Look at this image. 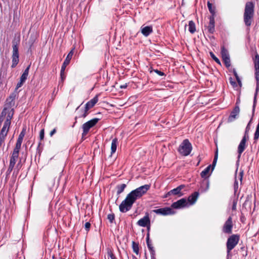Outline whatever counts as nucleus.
<instances>
[{"label": "nucleus", "mask_w": 259, "mask_h": 259, "mask_svg": "<svg viewBox=\"0 0 259 259\" xmlns=\"http://www.w3.org/2000/svg\"><path fill=\"white\" fill-rule=\"evenodd\" d=\"M152 211L156 214L162 215H168L175 214V211L171 208L165 207L156 209H154Z\"/></svg>", "instance_id": "10"}, {"label": "nucleus", "mask_w": 259, "mask_h": 259, "mask_svg": "<svg viewBox=\"0 0 259 259\" xmlns=\"http://www.w3.org/2000/svg\"><path fill=\"white\" fill-rule=\"evenodd\" d=\"M243 175H244L243 170H241L239 174V179L240 181L241 184H242Z\"/></svg>", "instance_id": "44"}, {"label": "nucleus", "mask_w": 259, "mask_h": 259, "mask_svg": "<svg viewBox=\"0 0 259 259\" xmlns=\"http://www.w3.org/2000/svg\"><path fill=\"white\" fill-rule=\"evenodd\" d=\"M98 98L96 96L92 99L90 101L88 102L83 109H81L82 104L77 107L76 111L79 112L78 117V118H85L89 114V110L93 108L95 105L98 102Z\"/></svg>", "instance_id": "4"}, {"label": "nucleus", "mask_w": 259, "mask_h": 259, "mask_svg": "<svg viewBox=\"0 0 259 259\" xmlns=\"http://www.w3.org/2000/svg\"><path fill=\"white\" fill-rule=\"evenodd\" d=\"M12 116H13V113L12 114H11L10 113H9L7 117L6 120H8V119H10V121H11V119L12 118Z\"/></svg>", "instance_id": "54"}, {"label": "nucleus", "mask_w": 259, "mask_h": 259, "mask_svg": "<svg viewBox=\"0 0 259 259\" xmlns=\"http://www.w3.org/2000/svg\"><path fill=\"white\" fill-rule=\"evenodd\" d=\"M107 255L111 259H117L111 250L108 251Z\"/></svg>", "instance_id": "39"}, {"label": "nucleus", "mask_w": 259, "mask_h": 259, "mask_svg": "<svg viewBox=\"0 0 259 259\" xmlns=\"http://www.w3.org/2000/svg\"><path fill=\"white\" fill-rule=\"evenodd\" d=\"M14 168V166L9 165V167H8L7 172H6L7 175H10L11 174V172L12 171Z\"/></svg>", "instance_id": "43"}, {"label": "nucleus", "mask_w": 259, "mask_h": 259, "mask_svg": "<svg viewBox=\"0 0 259 259\" xmlns=\"http://www.w3.org/2000/svg\"><path fill=\"white\" fill-rule=\"evenodd\" d=\"M193 147L188 139H185L180 145L178 149L179 153L183 156H187L190 154Z\"/></svg>", "instance_id": "5"}, {"label": "nucleus", "mask_w": 259, "mask_h": 259, "mask_svg": "<svg viewBox=\"0 0 259 259\" xmlns=\"http://www.w3.org/2000/svg\"><path fill=\"white\" fill-rule=\"evenodd\" d=\"M209 187V182L208 180H203L200 185V190L201 192H206Z\"/></svg>", "instance_id": "21"}, {"label": "nucleus", "mask_w": 259, "mask_h": 259, "mask_svg": "<svg viewBox=\"0 0 259 259\" xmlns=\"http://www.w3.org/2000/svg\"><path fill=\"white\" fill-rule=\"evenodd\" d=\"M22 166V165L21 164V162L20 161L16 165V169H17V172L19 170V169L21 168Z\"/></svg>", "instance_id": "50"}, {"label": "nucleus", "mask_w": 259, "mask_h": 259, "mask_svg": "<svg viewBox=\"0 0 259 259\" xmlns=\"http://www.w3.org/2000/svg\"><path fill=\"white\" fill-rule=\"evenodd\" d=\"M210 168V165L207 166L200 173V176L202 178H206L207 175L208 174Z\"/></svg>", "instance_id": "29"}, {"label": "nucleus", "mask_w": 259, "mask_h": 259, "mask_svg": "<svg viewBox=\"0 0 259 259\" xmlns=\"http://www.w3.org/2000/svg\"><path fill=\"white\" fill-rule=\"evenodd\" d=\"M137 224L141 227H146L147 226L150 225V220L149 218V214L146 213L145 215L140 220H139Z\"/></svg>", "instance_id": "14"}, {"label": "nucleus", "mask_w": 259, "mask_h": 259, "mask_svg": "<svg viewBox=\"0 0 259 259\" xmlns=\"http://www.w3.org/2000/svg\"><path fill=\"white\" fill-rule=\"evenodd\" d=\"M13 54H12V60L11 67L15 68L19 63V51H18V43L16 41H13Z\"/></svg>", "instance_id": "7"}, {"label": "nucleus", "mask_w": 259, "mask_h": 259, "mask_svg": "<svg viewBox=\"0 0 259 259\" xmlns=\"http://www.w3.org/2000/svg\"><path fill=\"white\" fill-rule=\"evenodd\" d=\"M107 219L111 223H112L115 219V215L113 213L109 214L107 215Z\"/></svg>", "instance_id": "37"}, {"label": "nucleus", "mask_w": 259, "mask_h": 259, "mask_svg": "<svg viewBox=\"0 0 259 259\" xmlns=\"http://www.w3.org/2000/svg\"><path fill=\"white\" fill-rule=\"evenodd\" d=\"M146 243L147 246L150 245L152 244L151 241L150 239V233L149 232H147L146 235Z\"/></svg>", "instance_id": "38"}, {"label": "nucleus", "mask_w": 259, "mask_h": 259, "mask_svg": "<svg viewBox=\"0 0 259 259\" xmlns=\"http://www.w3.org/2000/svg\"><path fill=\"white\" fill-rule=\"evenodd\" d=\"M240 113V108L239 105H236L231 111L230 116L228 118V122H232L238 118Z\"/></svg>", "instance_id": "12"}, {"label": "nucleus", "mask_w": 259, "mask_h": 259, "mask_svg": "<svg viewBox=\"0 0 259 259\" xmlns=\"http://www.w3.org/2000/svg\"><path fill=\"white\" fill-rule=\"evenodd\" d=\"M150 188V185L146 184L132 191L119 205L120 211L124 213L129 211L135 201L145 194Z\"/></svg>", "instance_id": "1"}, {"label": "nucleus", "mask_w": 259, "mask_h": 259, "mask_svg": "<svg viewBox=\"0 0 259 259\" xmlns=\"http://www.w3.org/2000/svg\"><path fill=\"white\" fill-rule=\"evenodd\" d=\"M6 110V108H4V110H3L2 112V116H4V115H5V111Z\"/></svg>", "instance_id": "59"}, {"label": "nucleus", "mask_w": 259, "mask_h": 259, "mask_svg": "<svg viewBox=\"0 0 259 259\" xmlns=\"http://www.w3.org/2000/svg\"><path fill=\"white\" fill-rule=\"evenodd\" d=\"M240 237L239 235L233 234L229 236L226 242L227 257L230 255L231 251L235 248L239 242ZM228 259V258H227Z\"/></svg>", "instance_id": "6"}, {"label": "nucleus", "mask_w": 259, "mask_h": 259, "mask_svg": "<svg viewBox=\"0 0 259 259\" xmlns=\"http://www.w3.org/2000/svg\"><path fill=\"white\" fill-rule=\"evenodd\" d=\"M73 55V49L71 50L68 54L66 59H65L62 66V72H64L66 66L70 63V60Z\"/></svg>", "instance_id": "17"}, {"label": "nucleus", "mask_w": 259, "mask_h": 259, "mask_svg": "<svg viewBox=\"0 0 259 259\" xmlns=\"http://www.w3.org/2000/svg\"><path fill=\"white\" fill-rule=\"evenodd\" d=\"M218 157V149L216 150L215 152L214 157L212 162V165H215L217 162Z\"/></svg>", "instance_id": "41"}, {"label": "nucleus", "mask_w": 259, "mask_h": 259, "mask_svg": "<svg viewBox=\"0 0 259 259\" xmlns=\"http://www.w3.org/2000/svg\"><path fill=\"white\" fill-rule=\"evenodd\" d=\"M185 187L184 185H181L177 188L168 192V194H172L174 195H178L181 197L183 195V193L181 192L182 190Z\"/></svg>", "instance_id": "16"}, {"label": "nucleus", "mask_w": 259, "mask_h": 259, "mask_svg": "<svg viewBox=\"0 0 259 259\" xmlns=\"http://www.w3.org/2000/svg\"><path fill=\"white\" fill-rule=\"evenodd\" d=\"M45 136V130L42 129L40 130L39 133V138L40 140H42L44 138Z\"/></svg>", "instance_id": "42"}, {"label": "nucleus", "mask_w": 259, "mask_h": 259, "mask_svg": "<svg viewBox=\"0 0 259 259\" xmlns=\"http://www.w3.org/2000/svg\"><path fill=\"white\" fill-rule=\"evenodd\" d=\"M141 31L143 35L146 37L148 36L153 32V27L152 26H142Z\"/></svg>", "instance_id": "19"}, {"label": "nucleus", "mask_w": 259, "mask_h": 259, "mask_svg": "<svg viewBox=\"0 0 259 259\" xmlns=\"http://www.w3.org/2000/svg\"><path fill=\"white\" fill-rule=\"evenodd\" d=\"M249 136L247 137V136L244 135L243 136L242 140H241L238 147V158L239 159L241 157V154L243 153V152L244 151L246 147V143L247 140L248 139Z\"/></svg>", "instance_id": "11"}, {"label": "nucleus", "mask_w": 259, "mask_h": 259, "mask_svg": "<svg viewBox=\"0 0 259 259\" xmlns=\"http://www.w3.org/2000/svg\"><path fill=\"white\" fill-rule=\"evenodd\" d=\"M118 144V139L115 138H114L112 140L111 142V155L110 156H112V155L115 153Z\"/></svg>", "instance_id": "22"}, {"label": "nucleus", "mask_w": 259, "mask_h": 259, "mask_svg": "<svg viewBox=\"0 0 259 259\" xmlns=\"http://www.w3.org/2000/svg\"><path fill=\"white\" fill-rule=\"evenodd\" d=\"M152 71H154L155 72V73H156L158 75H159V76H164L165 75V74L164 72L158 70V69H153L152 70H151L150 71V72H152Z\"/></svg>", "instance_id": "40"}, {"label": "nucleus", "mask_w": 259, "mask_h": 259, "mask_svg": "<svg viewBox=\"0 0 259 259\" xmlns=\"http://www.w3.org/2000/svg\"><path fill=\"white\" fill-rule=\"evenodd\" d=\"M84 228L86 231H89L90 228H91V224L90 222H86L84 225Z\"/></svg>", "instance_id": "46"}, {"label": "nucleus", "mask_w": 259, "mask_h": 259, "mask_svg": "<svg viewBox=\"0 0 259 259\" xmlns=\"http://www.w3.org/2000/svg\"><path fill=\"white\" fill-rule=\"evenodd\" d=\"M233 188H234V195L237 196V194L239 195V193H237V191L238 189V182L236 178H235V181L234 183Z\"/></svg>", "instance_id": "32"}, {"label": "nucleus", "mask_w": 259, "mask_h": 259, "mask_svg": "<svg viewBox=\"0 0 259 259\" xmlns=\"http://www.w3.org/2000/svg\"><path fill=\"white\" fill-rule=\"evenodd\" d=\"M171 194H168V192L165 195V196H164V198H167L169 196L171 195Z\"/></svg>", "instance_id": "60"}, {"label": "nucleus", "mask_w": 259, "mask_h": 259, "mask_svg": "<svg viewBox=\"0 0 259 259\" xmlns=\"http://www.w3.org/2000/svg\"><path fill=\"white\" fill-rule=\"evenodd\" d=\"M147 231H148V232H149V233L150 225V226H147Z\"/></svg>", "instance_id": "61"}, {"label": "nucleus", "mask_w": 259, "mask_h": 259, "mask_svg": "<svg viewBox=\"0 0 259 259\" xmlns=\"http://www.w3.org/2000/svg\"><path fill=\"white\" fill-rule=\"evenodd\" d=\"M254 4L252 2L246 3L243 14V21L245 26L250 27L253 20Z\"/></svg>", "instance_id": "3"}, {"label": "nucleus", "mask_w": 259, "mask_h": 259, "mask_svg": "<svg viewBox=\"0 0 259 259\" xmlns=\"http://www.w3.org/2000/svg\"><path fill=\"white\" fill-rule=\"evenodd\" d=\"M26 132V128H23L22 131L21 132L20 135H19V137L24 138V137L25 135Z\"/></svg>", "instance_id": "47"}, {"label": "nucleus", "mask_w": 259, "mask_h": 259, "mask_svg": "<svg viewBox=\"0 0 259 259\" xmlns=\"http://www.w3.org/2000/svg\"><path fill=\"white\" fill-rule=\"evenodd\" d=\"M209 54L212 59L219 65H221V63L220 60L215 56V55L212 52H210Z\"/></svg>", "instance_id": "33"}, {"label": "nucleus", "mask_w": 259, "mask_h": 259, "mask_svg": "<svg viewBox=\"0 0 259 259\" xmlns=\"http://www.w3.org/2000/svg\"><path fill=\"white\" fill-rule=\"evenodd\" d=\"M236 80H237V82L238 83L239 86L241 87L242 83H241V81L239 77H238V78H236Z\"/></svg>", "instance_id": "53"}, {"label": "nucleus", "mask_w": 259, "mask_h": 259, "mask_svg": "<svg viewBox=\"0 0 259 259\" xmlns=\"http://www.w3.org/2000/svg\"><path fill=\"white\" fill-rule=\"evenodd\" d=\"M11 121H10V119L6 120L0 132V137L4 138L5 140V138L6 137L7 134L9 132L10 126L11 124Z\"/></svg>", "instance_id": "13"}, {"label": "nucleus", "mask_w": 259, "mask_h": 259, "mask_svg": "<svg viewBox=\"0 0 259 259\" xmlns=\"http://www.w3.org/2000/svg\"><path fill=\"white\" fill-rule=\"evenodd\" d=\"M10 99H11V102H10V105H11V104H12V103H12V102H13V100H14V98H12V97H9V99H8L7 100V101H9V100H10Z\"/></svg>", "instance_id": "57"}, {"label": "nucleus", "mask_w": 259, "mask_h": 259, "mask_svg": "<svg viewBox=\"0 0 259 259\" xmlns=\"http://www.w3.org/2000/svg\"><path fill=\"white\" fill-rule=\"evenodd\" d=\"M199 195V193L198 192H194L188 197L187 202L189 203L190 205L194 204L198 199Z\"/></svg>", "instance_id": "20"}, {"label": "nucleus", "mask_w": 259, "mask_h": 259, "mask_svg": "<svg viewBox=\"0 0 259 259\" xmlns=\"http://www.w3.org/2000/svg\"><path fill=\"white\" fill-rule=\"evenodd\" d=\"M126 187V185L125 184L117 185L116 187L117 189V194L119 195L121 194L124 191Z\"/></svg>", "instance_id": "26"}, {"label": "nucleus", "mask_w": 259, "mask_h": 259, "mask_svg": "<svg viewBox=\"0 0 259 259\" xmlns=\"http://www.w3.org/2000/svg\"><path fill=\"white\" fill-rule=\"evenodd\" d=\"M27 77L21 75L19 81L17 83L16 89L17 90L21 87L27 79Z\"/></svg>", "instance_id": "28"}, {"label": "nucleus", "mask_w": 259, "mask_h": 259, "mask_svg": "<svg viewBox=\"0 0 259 259\" xmlns=\"http://www.w3.org/2000/svg\"><path fill=\"white\" fill-rule=\"evenodd\" d=\"M233 73L234 75L235 76V78H238L239 76L238 75V74L236 71V69L235 68L233 69Z\"/></svg>", "instance_id": "52"}, {"label": "nucleus", "mask_w": 259, "mask_h": 259, "mask_svg": "<svg viewBox=\"0 0 259 259\" xmlns=\"http://www.w3.org/2000/svg\"><path fill=\"white\" fill-rule=\"evenodd\" d=\"M60 76H61L62 81H63V80H64L65 78V76L64 75V72H62V69H61V71H60Z\"/></svg>", "instance_id": "48"}, {"label": "nucleus", "mask_w": 259, "mask_h": 259, "mask_svg": "<svg viewBox=\"0 0 259 259\" xmlns=\"http://www.w3.org/2000/svg\"><path fill=\"white\" fill-rule=\"evenodd\" d=\"M147 247L150 251L154 249L152 244L147 246Z\"/></svg>", "instance_id": "55"}, {"label": "nucleus", "mask_w": 259, "mask_h": 259, "mask_svg": "<svg viewBox=\"0 0 259 259\" xmlns=\"http://www.w3.org/2000/svg\"><path fill=\"white\" fill-rule=\"evenodd\" d=\"M238 194L237 195V196H234L232 200V209L233 210H236V206L237 203L238 201Z\"/></svg>", "instance_id": "30"}, {"label": "nucleus", "mask_w": 259, "mask_h": 259, "mask_svg": "<svg viewBox=\"0 0 259 259\" xmlns=\"http://www.w3.org/2000/svg\"><path fill=\"white\" fill-rule=\"evenodd\" d=\"M19 154L12 153V155L10 157V165H12L13 166H15L16 161L18 158Z\"/></svg>", "instance_id": "23"}, {"label": "nucleus", "mask_w": 259, "mask_h": 259, "mask_svg": "<svg viewBox=\"0 0 259 259\" xmlns=\"http://www.w3.org/2000/svg\"><path fill=\"white\" fill-rule=\"evenodd\" d=\"M207 6L208 9V10L211 14L210 16H213V17H215V7L213 6L212 4L208 1L207 3Z\"/></svg>", "instance_id": "24"}, {"label": "nucleus", "mask_w": 259, "mask_h": 259, "mask_svg": "<svg viewBox=\"0 0 259 259\" xmlns=\"http://www.w3.org/2000/svg\"><path fill=\"white\" fill-rule=\"evenodd\" d=\"M151 259H156L155 258V256H151Z\"/></svg>", "instance_id": "63"}, {"label": "nucleus", "mask_w": 259, "mask_h": 259, "mask_svg": "<svg viewBox=\"0 0 259 259\" xmlns=\"http://www.w3.org/2000/svg\"><path fill=\"white\" fill-rule=\"evenodd\" d=\"M21 144L16 143V146L12 153L19 154V151L21 149Z\"/></svg>", "instance_id": "34"}, {"label": "nucleus", "mask_w": 259, "mask_h": 259, "mask_svg": "<svg viewBox=\"0 0 259 259\" xmlns=\"http://www.w3.org/2000/svg\"><path fill=\"white\" fill-rule=\"evenodd\" d=\"M132 259H138V258L136 256H135V255H133L132 256Z\"/></svg>", "instance_id": "62"}, {"label": "nucleus", "mask_w": 259, "mask_h": 259, "mask_svg": "<svg viewBox=\"0 0 259 259\" xmlns=\"http://www.w3.org/2000/svg\"><path fill=\"white\" fill-rule=\"evenodd\" d=\"M127 84H125L120 85V88L121 89H125L127 88Z\"/></svg>", "instance_id": "58"}, {"label": "nucleus", "mask_w": 259, "mask_h": 259, "mask_svg": "<svg viewBox=\"0 0 259 259\" xmlns=\"http://www.w3.org/2000/svg\"><path fill=\"white\" fill-rule=\"evenodd\" d=\"M30 67V65H28L23 72L22 75L25 76L27 78L29 73V70Z\"/></svg>", "instance_id": "36"}, {"label": "nucleus", "mask_w": 259, "mask_h": 259, "mask_svg": "<svg viewBox=\"0 0 259 259\" xmlns=\"http://www.w3.org/2000/svg\"><path fill=\"white\" fill-rule=\"evenodd\" d=\"M254 68H255V78L256 81V88L255 92L253 98V104L252 106V117L248 123L244 133V135L247 136V137L248 136V132L250 129V124L252 123L253 116L254 115V112L255 111V108L256 106V104L257 102V95L259 91V55L258 54H256L255 55V59L254 61Z\"/></svg>", "instance_id": "2"}, {"label": "nucleus", "mask_w": 259, "mask_h": 259, "mask_svg": "<svg viewBox=\"0 0 259 259\" xmlns=\"http://www.w3.org/2000/svg\"><path fill=\"white\" fill-rule=\"evenodd\" d=\"M23 138L18 137V139L17 140L16 143L20 144H22V141H23Z\"/></svg>", "instance_id": "49"}, {"label": "nucleus", "mask_w": 259, "mask_h": 259, "mask_svg": "<svg viewBox=\"0 0 259 259\" xmlns=\"http://www.w3.org/2000/svg\"><path fill=\"white\" fill-rule=\"evenodd\" d=\"M214 17L213 16L209 17V22L207 26V30L209 33L213 34L215 31V21Z\"/></svg>", "instance_id": "18"}, {"label": "nucleus", "mask_w": 259, "mask_h": 259, "mask_svg": "<svg viewBox=\"0 0 259 259\" xmlns=\"http://www.w3.org/2000/svg\"><path fill=\"white\" fill-rule=\"evenodd\" d=\"M238 103H239V102L237 101L236 103V105H238Z\"/></svg>", "instance_id": "64"}, {"label": "nucleus", "mask_w": 259, "mask_h": 259, "mask_svg": "<svg viewBox=\"0 0 259 259\" xmlns=\"http://www.w3.org/2000/svg\"><path fill=\"white\" fill-rule=\"evenodd\" d=\"M221 55L222 57V59L224 58H227L230 57L229 52L228 50L225 48L224 46L221 47Z\"/></svg>", "instance_id": "25"}, {"label": "nucleus", "mask_w": 259, "mask_h": 259, "mask_svg": "<svg viewBox=\"0 0 259 259\" xmlns=\"http://www.w3.org/2000/svg\"><path fill=\"white\" fill-rule=\"evenodd\" d=\"M230 83V84L233 87H235L237 86V83L235 81L233 80V78L232 77H230L229 78Z\"/></svg>", "instance_id": "45"}, {"label": "nucleus", "mask_w": 259, "mask_h": 259, "mask_svg": "<svg viewBox=\"0 0 259 259\" xmlns=\"http://www.w3.org/2000/svg\"><path fill=\"white\" fill-rule=\"evenodd\" d=\"M132 248H133V251L135 253H136L137 254H139V244L138 243H136L135 241H133Z\"/></svg>", "instance_id": "31"}, {"label": "nucleus", "mask_w": 259, "mask_h": 259, "mask_svg": "<svg viewBox=\"0 0 259 259\" xmlns=\"http://www.w3.org/2000/svg\"><path fill=\"white\" fill-rule=\"evenodd\" d=\"M57 132L56 128H54L50 133L51 137L53 136Z\"/></svg>", "instance_id": "51"}, {"label": "nucleus", "mask_w": 259, "mask_h": 259, "mask_svg": "<svg viewBox=\"0 0 259 259\" xmlns=\"http://www.w3.org/2000/svg\"><path fill=\"white\" fill-rule=\"evenodd\" d=\"M189 31L191 33H194L196 31L195 24V23L191 20L189 22Z\"/></svg>", "instance_id": "27"}, {"label": "nucleus", "mask_w": 259, "mask_h": 259, "mask_svg": "<svg viewBox=\"0 0 259 259\" xmlns=\"http://www.w3.org/2000/svg\"><path fill=\"white\" fill-rule=\"evenodd\" d=\"M225 66L227 68H229L231 66V62H230V57L227 58H224L223 59Z\"/></svg>", "instance_id": "35"}, {"label": "nucleus", "mask_w": 259, "mask_h": 259, "mask_svg": "<svg viewBox=\"0 0 259 259\" xmlns=\"http://www.w3.org/2000/svg\"><path fill=\"white\" fill-rule=\"evenodd\" d=\"M150 252L151 256H155V251L154 249L150 251Z\"/></svg>", "instance_id": "56"}, {"label": "nucleus", "mask_w": 259, "mask_h": 259, "mask_svg": "<svg viewBox=\"0 0 259 259\" xmlns=\"http://www.w3.org/2000/svg\"><path fill=\"white\" fill-rule=\"evenodd\" d=\"M233 227L232 218L229 217L222 227V231L225 234H231L232 233Z\"/></svg>", "instance_id": "9"}, {"label": "nucleus", "mask_w": 259, "mask_h": 259, "mask_svg": "<svg viewBox=\"0 0 259 259\" xmlns=\"http://www.w3.org/2000/svg\"><path fill=\"white\" fill-rule=\"evenodd\" d=\"M188 202L186 199L182 198L171 204V207L175 209H179L187 206Z\"/></svg>", "instance_id": "15"}, {"label": "nucleus", "mask_w": 259, "mask_h": 259, "mask_svg": "<svg viewBox=\"0 0 259 259\" xmlns=\"http://www.w3.org/2000/svg\"><path fill=\"white\" fill-rule=\"evenodd\" d=\"M100 119L98 118H94L86 122L83 123L82 126V137H84L87 135L90 130L94 127L99 121Z\"/></svg>", "instance_id": "8"}]
</instances>
